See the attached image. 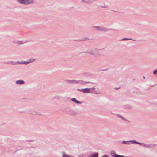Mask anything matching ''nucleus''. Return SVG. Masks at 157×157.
I'll return each mask as SVG.
<instances>
[{"mask_svg": "<svg viewBox=\"0 0 157 157\" xmlns=\"http://www.w3.org/2000/svg\"><path fill=\"white\" fill-rule=\"evenodd\" d=\"M18 2L21 4L25 5L31 4L33 3V0H18Z\"/></svg>", "mask_w": 157, "mask_h": 157, "instance_id": "obj_1", "label": "nucleus"}, {"mask_svg": "<svg viewBox=\"0 0 157 157\" xmlns=\"http://www.w3.org/2000/svg\"><path fill=\"white\" fill-rule=\"evenodd\" d=\"M94 89L93 88H85L80 90L78 89V90L84 93H89L91 92V90H92Z\"/></svg>", "mask_w": 157, "mask_h": 157, "instance_id": "obj_2", "label": "nucleus"}, {"mask_svg": "<svg viewBox=\"0 0 157 157\" xmlns=\"http://www.w3.org/2000/svg\"><path fill=\"white\" fill-rule=\"evenodd\" d=\"M35 60V59L32 58L26 61H24L22 63H21L23 64H27L31 62H33Z\"/></svg>", "mask_w": 157, "mask_h": 157, "instance_id": "obj_3", "label": "nucleus"}, {"mask_svg": "<svg viewBox=\"0 0 157 157\" xmlns=\"http://www.w3.org/2000/svg\"><path fill=\"white\" fill-rule=\"evenodd\" d=\"M16 83L17 84H21L24 83V81L22 80H19L17 81Z\"/></svg>", "mask_w": 157, "mask_h": 157, "instance_id": "obj_4", "label": "nucleus"}, {"mask_svg": "<svg viewBox=\"0 0 157 157\" xmlns=\"http://www.w3.org/2000/svg\"><path fill=\"white\" fill-rule=\"evenodd\" d=\"M111 155L112 156H113V157H124L123 156L120 155L115 154H114L113 155L112 153H111Z\"/></svg>", "mask_w": 157, "mask_h": 157, "instance_id": "obj_5", "label": "nucleus"}, {"mask_svg": "<svg viewBox=\"0 0 157 157\" xmlns=\"http://www.w3.org/2000/svg\"><path fill=\"white\" fill-rule=\"evenodd\" d=\"M90 157H98V153H96L93 154V155L90 156Z\"/></svg>", "mask_w": 157, "mask_h": 157, "instance_id": "obj_6", "label": "nucleus"}, {"mask_svg": "<svg viewBox=\"0 0 157 157\" xmlns=\"http://www.w3.org/2000/svg\"><path fill=\"white\" fill-rule=\"evenodd\" d=\"M70 83H80V82H78V81H75V80L70 81Z\"/></svg>", "mask_w": 157, "mask_h": 157, "instance_id": "obj_7", "label": "nucleus"}, {"mask_svg": "<svg viewBox=\"0 0 157 157\" xmlns=\"http://www.w3.org/2000/svg\"><path fill=\"white\" fill-rule=\"evenodd\" d=\"M72 101H74L75 103H79V102L76 99H75V98H73L72 99Z\"/></svg>", "mask_w": 157, "mask_h": 157, "instance_id": "obj_8", "label": "nucleus"}, {"mask_svg": "<svg viewBox=\"0 0 157 157\" xmlns=\"http://www.w3.org/2000/svg\"><path fill=\"white\" fill-rule=\"evenodd\" d=\"M157 72V71H156V70H155L153 71V74L155 75H156V74Z\"/></svg>", "mask_w": 157, "mask_h": 157, "instance_id": "obj_9", "label": "nucleus"}, {"mask_svg": "<svg viewBox=\"0 0 157 157\" xmlns=\"http://www.w3.org/2000/svg\"><path fill=\"white\" fill-rule=\"evenodd\" d=\"M128 40V39L127 38H124V39H122V40Z\"/></svg>", "mask_w": 157, "mask_h": 157, "instance_id": "obj_10", "label": "nucleus"}, {"mask_svg": "<svg viewBox=\"0 0 157 157\" xmlns=\"http://www.w3.org/2000/svg\"><path fill=\"white\" fill-rule=\"evenodd\" d=\"M122 143L123 144H127V142H125V141L122 142Z\"/></svg>", "mask_w": 157, "mask_h": 157, "instance_id": "obj_11", "label": "nucleus"}, {"mask_svg": "<svg viewBox=\"0 0 157 157\" xmlns=\"http://www.w3.org/2000/svg\"><path fill=\"white\" fill-rule=\"evenodd\" d=\"M102 157H109L108 156H107V155H104Z\"/></svg>", "mask_w": 157, "mask_h": 157, "instance_id": "obj_12", "label": "nucleus"}, {"mask_svg": "<svg viewBox=\"0 0 157 157\" xmlns=\"http://www.w3.org/2000/svg\"><path fill=\"white\" fill-rule=\"evenodd\" d=\"M18 44H21V43L20 42H18Z\"/></svg>", "mask_w": 157, "mask_h": 157, "instance_id": "obj_13", "label": "nucleus"}, {"mask_svg": "<svg viewBox=\"0 0 157 157\" xmlns=\"http://www.w3.org/2000/svg\"><path fill=\"white\" fill-rule=\"evenodd\" d=\"M91 93H96V92H91Z\"/></svg>", "mask_w": 157, "mask_h": 157, "instance_id": "obj_14", "label": "nucleus"}, {"mask_svg": "<svg viewBox=\"0 0 157 157\" xmlns=\"http://www.w3.org/2000/svg\"><path fill=\"white\" fill-rule=\"evenodd\" d=\"M138 143L139 144H140V143Z\"/></svg>", "mask_w": 157, "mask_h": 157, "instance_id": "obj_15", "label": "nucleus"}]
</instances>
